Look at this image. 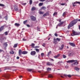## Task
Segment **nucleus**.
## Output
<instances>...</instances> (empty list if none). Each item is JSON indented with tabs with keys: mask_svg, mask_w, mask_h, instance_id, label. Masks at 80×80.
Segmentation results:
<instances>
[{
	"mask_svg": "<svg viewBox=\"0 0 80 80\" xmlns=\"http://www.w3.org/2000/svg\"><path fill=\"white\" fill-rule=\"evenodd\" d=\"M64 45L63 44H62L60 47V50H62V49H63V48L64 47Z\"/></svg>",
	"mask_w": 80,
	"mask_h": 80,
	"instance_id": "obj_20",
	"label": "nucleus"
},
{
	"mask_svg": "<svg viewBox=\"0 0 80 80\" xmlns=\"http://www.w3.org/2000/svg\"><path fill=\"white\" fill-rule=\"evenodd\" d=\"M20 24H19V23H17L14 24V26L18 27H19L20 26Z\"/></svg>",
	"mask_w": 80,
	"mask_h": 80,
	"instance_id": "obj_12",
	"label": "nucleus"
},
{
	"mask_svg": "<svg viewBox=\"0 0 80 80\" xmlns=\"http://www.w3.org/2000/svg\"><path fill=\"white\" fill-rule=\"evenodd\" d=\"M7 42H5L2 44L4 45L6 47H7L8 46V44H7Z\"/></svg>",
	"mask_w": 80,
	"mask_h": 80,
	"instance_id": "obj_29",
	"label": "nucleus"
},
{
	"mask_svg": "<svg viewBox=\"0 0 80 80\" xmlns=\"http://www.w3.org/2000/svg\"><path fill=\"white\" fill-rule=\"evenodd\" d=\"M68 57H70V56H73L74 55V53L73 52H70L68 53Z\"/></svg>",
	"mask_w": 80,
	"mask_h": 80,
	"instance_id": "obj_10",
	"label": "nucleus"
},
{
	"mask_svg": "<svg viewBox=\"0 0 80 80\" xmlns=\"http://www.w3.org/2000/svg\"><path fill=\"white\" fill-rule=\"evenodd\" d=\"M8 16H5V19L6 20H7L8 19V17H7Z\"/></svg>",
	"mask_w": 80,
	"mask_h": 80,
	"instance_id": "obj_54",
	"label": "nucleus"
},
{
	"mask_svg": "<svg viewBox=\"0 0 80 80\" xmlns=\"http://www.w3.org/2000/svg\"><path fill=\"white\" fill-rule=\"evenodd\" d=\"M45 1H46V0H39V1L41 2H44Z\"/></svg>",
	"mask_w": 80,
	"mask_h": 80,
	"instance_id": "obj_50",
	"label": "nucleus"
},
{
	"mask_svg": "<svg viewBox=\"0 0 80 80\" xmlns=\"http://www.w3.org/2000/svg\"><path fill=\"white\" fill-rule=\"evenodd\" d=\"M65 68H69V66L68 65H66L65 66Z\"/></svg>",
	"mask_w": 80,
	"mask_h": 80,
	"instance_id": "obj_49",
	"label": "nucleus"
},
{
	"mask_svg": "<svg viewBox=\"0 0 80 80\" xmlns=\"http://www.w3.org/2000/svg\"><path fill=\"white\" fill-rule=\"evenodd\" d=\"M49 15V12H47L43 15V17H45Z\"/></svg>",
	"mask_w": 80,
	"mask_h": 80,
	"instance_id": "obj_8",
	"label": "nucleus"
},
{
	"mask_svg": "<svg viewBox=\"0 0 80 80\" xmlns=\"http://www.w3.org/2000/svg\"><path fill=\"white\" fill-rule=\"evenodd\" d=\"M57 14H58V13H57V12H54V13L53 14V16H55V15H57Z\"/></svg>",
	"mask_w": 80,
	"mask_h": 80,
	"instance_id": "obj_40",
	"label": "nucleus"
},
{
	"mask_svg": "<svg viewBox=\"0 0 80 80\" xmlns=\"http://www.w3.org/2000/svg\"><path fill=\"white\" fill-rule=\"evenodd\" d=\"M4 33L5 34V35H8V32L7 31V32H6Z\"/></svg>",
	"mask_w": 80,
	"mask_h": 80,
	"instance_id": "obj_43",
	"label": "nucleus"
},
{
	"mask_svg": "<svg viewBox=\"0 0 80 80\" xmlns=\"http://www.w3.org/2000/svg\"><path fill=\"white\" fill-rule=\"evenodd\" d=\"M52 53V52L51 51H49V52H48L47 54V55L48 56H49V55H51Z\"/></svg>",
	"mask_w": 80,
	"mask_h": 80,
	"instance_id": "obj_23",
	"label": "nucleus"
},
{
	"mask_svg": "<svg viewBox=\"0 0 80 80\" xmlns=\"http://www.w3.org/2000/svg\"><path fill=\"white\" fill-rule=\"evenodd\" d=\"M35 44L33 43H32L31 45V46L32 47V48H35V47H34Z\"/></svg>",
	"mask_w": 80,
	"mask_h": 80,
	"instance_id": "obj_26",
	"label": "nucleus"
},
{
	"mask_svg": "<svg viewBox=\"0 0 80 80\" xmlns=\"http://www.w3.org/2000/svg\"><path fill=\"white\" fill-rule=\"evenodd\" d=\"M48 77L49 78H52L53 76H52V75L50 74L48 75Z\"/></svg>",
	"mask_w": 80,
	"mask_h": 80,
	"instance_id": "obj_31",
	"label": "nucleus"
},
{
	"mask_svg": "<svg viewBox=\"0 0 80 80\" xmlns=\"http://www.w3.org/2000/svg\"><path fill=\"white\" fill-rule=\"evenodd\" d=\"M46 8L45 7H42L41 8V9H44V10H46Z\"/></svg>",
	"mask_w": 80,
	"mask_h": 80,
	"instance_id": "obj_37",
	"label": "nucleus"
},
{
	"mask_svg": "<svg viewBox=\"0 0 80 80\" xmlns=\"http://www.w3.org/2000/svg\"><path fill=\"white\" fill-rule=\"evenodd\" d=\"M66 13V12H64L62 14V16L64 17L65 16Z\"/></svg>",
	"mask_w": 80,
	"mask_h": 80,
	"instance_id": "obj_34",
	"label": "nucleus"
},
{
	"mask_svg": "<svg viewBox=\"0 0 80 80\" xmlns=\"http://www.w3.org/2000/svg\"><path fill=\"white\" fill-rule=\"evenodd\" d=\"M37 30L39 31H40V28H39V27H37Z\"/></svg>",
	"mask_w": 80,
	"mask_h": 80,
	"instance_id": "obj_47",
	"label": "nucleus"
},
{
	"mask_svg": "<svg viewBox=\"0 0 80 80\" xmlns=\"http://www.w3.org/2000/svg\"><path fill=\"white\" fill-rule=\"evenodd\" d=\"M36 52L35 51H32L31 52L30 55L32 56H34L36 55Z\"/></svg>",
	"mask_w": 80,
	"mask_h": 80,
	"instance_id": "obj_4",
	"label": "nucleus"
},
{
	"mask_svg": "<svg viewBox=\"0 0 80 80\" xmlns=\"http://www.w3.org/2000/svg\"><path fill=\"white\" fill-rule=\"evenodd\" d=\"M47 71H51L52 70L51 68H47Z\"/></svg>",
	"mask_w": 80,
	"mask_h": 80,
	"instance_id": "obj_25",
	"label": "nucleus"
},
{
	"mask_svg": "<svg viewBox=\"0 0 80 80\" xmlns=\"http://www.w3.org/2000/svg\"><path fill=\"white\" fill-rule=\"evenodd\" d=\"M67 76L69 78H71L72 77V76L70 75H67Z\"/></svg>",
	"mask_w": 80,
	"mask_h": 80,
	"instance_id": "obj_45",
	"label": "nucleus"
},
{
	"mask_svg": "<svg viewBox=\"0 0 80 80\" xmlns=\"http://www.w3.org/2000/svg\"><path fill=\"white\" fill-rule=\"evenodd\" d=\"M75 61H76L74 60H69L67 61V62L68 63H73V62H75Z\"/></svg>",
	"mask_w": 80,
	"mask_h": 80,
	"instance_id": "obj_6",
	"label": "nucleus"
},
{
	"mask_svg": "<svg viewBox=\"0 0 80 80\" xmlns=\"http://www.w3.org/2000/svg\"><path fill=\"white\" fill-rule=\"evenodd\" d=\"M2 18V17L1 15L0 14V18Z\"/></svg>",
	"mask_w": 80,
	"mask_h": 80,
	"instance_id": "obj_61",
	"label": "nucleus"
},
{
	"mask_svg": "<svg viewBox=\"0 0 80 80\" xmlns=\"http://www.w3.org/2000/svg\"><path fill=\"white\" fill-rule=\"evenodd\" d=\"M28 22V20H26L23 21V23L24 24H26V23H27V22Z\"/></svg>",
	"mask_w": 80,
	"mask_h": 80,
	"instance_id": "obj_22",
	"label": "nucleus"
},
{
	"mask_svg": "<svg viewBox=\"0 0 80 80\" xmlns=\"http://www.w3.org/2000/svg\"><path fill=\"white\" fill-rule=\"evenodd\" d=\"M5 78L7 79H8L9 78V75H6L5 76Z\"/></svg>",
	"mask_w": 80,
	"mask_h": 80,
	"instance_id": "obj_16",
	"label": "nucleus"
},
{
	"mask_svg": "<svg viewBox=\"0 0 80 80\" xmlns=\"http://www.w3.org/2000/svg\"><path fill=\"white\" fill-rule=\"evenodd\" d=\"M61 39L59 38H56V39L55 38H54L53 39V43H54L55 44H57V41L56 40L58 41V42H59L61 41Z\"/></svg>",
	"mask_w": 80,
	"mask_h": 80,
	"instance_id": "obj_3",
	"label": "nucleus"
},
{
	"mask_svg": "<svg viewBox=\"0 0 80 80\" xmlns=\"http://www.w3.org/2000/svg\"><path fill=\"white\" fill-rule=\"evenodd\" d=\"M14 9L15 11H17L18 10V8L17 7H15Z\"/></svg>",
	"mask_w": 80,
	"mask_h": 80,
	"instance_id": "obj_36",
	"label": "nucleus"
},
{
	"mask_svg": "<svg viewBox=\"0 0 80 80\" xmlns=\"http://www.w3.org/2000/svg\"><path fill=\"white\" fill-rule=\"evenodd\" d=\"M4 52V51L0 49V52Z\"/></svg>",
	"mask_w": 80,
	"mask_h": 80,
	"instance_id": "obj_57",
	"label": "nucleus"
},
{
	"mask_svg": "<svg viewBox=\"0 0 80 80\" xmlns=\"http://www.w3.org/2000/svg\"><path fill=\"white\" fill-rule=\"evenodd\" d=\"M10 53L11 54H14V51H11V52H10Z\"/></svg>",
	"mask_w": 80,
	"mask_h": 80,
	"instance_id": "obj_39",
	"label": "nucleus"
},
{
	"mask_svg": "<svg viewBox=\"0 0 80 80\" xmlns=\"http://www.w3.org/2000/svg\"><path fill=\"white\" fill-rule=\"evenodd\" d=\"M31 20L32 21H35L36 20V18L33 16H31L30 17Z\"/></svg>",
	"mask_w": 80,
	"mask_h": 80,
	"instance_id": "obj_5",
	"label": "nucleus"
},
{
	"mask_svg": "<svg viewBox=\"0 0 80 80\" xmlns=\"http://www.w3.org/2000/svg\"><path fill=\"white\" fill-rule=\"evenodd\" d=\"M50 60H52V61H54V60H53V59L50 58Z\"/></svg>",
	"mask_w": 80,
	"mask_h": 80,
	"instance_id": "obj_58",
	"label": "nucleus"
},
{
	"mask_svg": "<svg viewBox=\"0 0 80 80\" xmlns=\"http://www.w3.org/2000/svg\"><path fill=\"white\" fill-rule=\"evenodd\" d=\"M27 70L28 72H31V71H32V70H33L32 69H27Z\"/></svg>",
	"mask_w": 80,
	"mask_h": 80,
	"instance_id": "obj_35",
	"label": "nucleus"
},
{
	"mask_svg": "<svg viewBox=\"0 0 80 80\" xmlns=\"http://www.w3.org/2000/svg\"><path fill=\"white\" fill-rule=\"evenodd\" d=\"M4 28V26H2L0 28V32H1L2 30H3Z\"/></svg>",
	"mask_w": 80,
	"mask_h": 80,
	"instance_id": "obj_19",
	"label": "nucleus"
},
{
	"mask_svg": "<svg viewBox=\"0 0 80 80\" xmlns=\"http://www.w3.org/2000/svg\"><path fill=\"white\" fill-rule=\"evenodd\" d=\"M22 78V76H19V78L20 79H21Z\"/></svg>",
	"mask_w": 80,
	"mask_h": 80,
	"instance_id": "obj_56",
	"label": "nucleus"
},
{
	"mask_svg": "<svg viewBox=\"0 0 80 80\" xmlns=\"http://www.w3.org/2000/svg\"><path fill=\"white\" fill-rule=\"evenodd\" d=\"M64 23V22H60L59 23L58 25L57 26H60L61 25H62Z\"/></svg>",
	"mask_w": 80,
	"mask_h": 80,
	"instance_id": "obj_14",
	"label": "nucleus"
},
{
	"mask_svg": "<svg viewBox=\"0 0 80 80\" xmlns=\"http://www.w3.org/2000/svg\"><path fill=\"white\" fill-rule=\"evenodd\" d=\"M36 52H37L38 53H39L40 52V50L38 49H35Z\"/></svg>",
	"mask_w": 80,
	"mask_h": 80,
	"instance_id": "obj_24",
	"label": "nucleus"
},
{
	"mask_svg": "<svg viewBox=\"0 0 80 80\" xmlns=\"http://www.w3.org/2000/svg\"><path fill=\"white\" fill-rule=\"evenodd\" d=\"M38 72H39V73H41V72L40 71H38Z\"/></svg>",
	"mask_w": 80,
	"mask_h": 80,
	"instance_id": "obj_64",
	"label": "nucleus"
},
{
	"mask_svg": "<svg viewBox=\"0 0 80 80\" xmlns=\"http://www.w3.org/2000/svg\"><path fill=\"white\" fill-rule=\"evenodd\" d=\"M0 6L1 7H3V6H4V5L2 4H0Z\"/></svg>",
	"mask_w": 80,
	"mask_h": 80,
	"instance_id": "obj_51",
	"label": "nucleus"
},
{
	"mask_svg": "<svg viewBox=\"0 0 80 80\" xmlns=\"http://www.w3.org/2000/svg\"><path fill=\"white\" fill-rule=\"evenodd\" d=\"M6 37H4V38H2L1 37L0 38V40L1 41H2L4 40H6Z\"/></svg>",
	"mask_w": 80,
	"mask_h": 80,
	"instance_id": "obj_13",
	"label": "nucleus"
},
{
	"mask_svg": "<svg viewBox=\"0 0 80 80\" xmlns=\"http://www.w3.org/2000/svg\"><path fill=\"white\" fill-rule=\"evenodd\" d=\"M36 8L35 7H32L31 8V10L32 11H34L36 10Z\"/></svg>",
	"mask_w": 80,
	"mask_h": 80,
	"instance_id": "obj_28",
	"label": "nucleus"
},
{
	"mask_svg": "<svg viewBox=\"0 0 80 80\" xmlns=\"http://www.w3.org/2000/svg\"><path fill=\"white\" fill-rule=\"evenodd\" d=\"M60 54H58L57 55L54 56V58H58V57H60Z\"/></svg>",
	"mask_w": 80,
	"mask_h": 80,
	"instance_id": "obj_11",
	"label": "nucleus"
},
{
	"mask_svg": "<svg viewBox=\"0 0 80 80\" xmlns=\"http://www.w3.org/2000/svg\"><path fill=\"white\" fill-rule=\"evenodd\" d=\"M46 65L48 66L53 65V64L52 63L50 62H47Z\"/></svg>",
	"mask_w": 80,
	"mask_h": 80,
	"instance_id": "obj_9",
	"label": "nucleus"
},
{
	"mask_svg": "<svg viewBox=\"0 0 80 80\" xmlns=\"http://www.w3.org/2000/svg\"><path fill=\"white\" fill-rule=\"evenodd\" d=\"M66 4V3H61V5L62 6H64V5H65Z\"/></svg>",
	"mask_w": 80,
	"mask_h": 80,
	"instance_id": "obj_42",
	"label": "nucleus"
},
{
	"mask_svg": "<svg viewBox=\"0 0 80 80\" xmlns=\"http://www.w3.org/2000/svg\"><path fill=\"white\" fill-rule=\"evenodd\" d=\"M18 46V43H16L14 44V46H13V47L14 48H15L17 47Z\"/></svg>",
	"mask_w": 80,
	"mask_h": 80,
	"instance_id": "obj_21",
	"label": "nucleus"
},
{
	"mask_svg": "<svg viewBox=\"0 0 80 80\" xmlns=\"http://www.w3.org/2000/svg\"><path fill=\"white\" fill-rule=\"evenodd\" d=\"M40 47V46H37L35 47L34 48H38Z\"/></svg>",
	"mask_w": 80,
	"mask_h": 80,
	"instance_id": "obj_48",
	"label": "nucleus"
},
{
	"mask_svg": "<svg viewBox=\"0 0 80 80\" xmlns=\"http://www.w3.org/2000/svg\"><path fill=\"white\" fill-rule=\"evenodd\" d=\"M72 4H73V7H75V6H76V5H74V4L73 3Z\"/></svg>",
	"mask_w": 80,
	"mask_h": 80,
	"instance_id": "obj_62",
	"label": "nucleus"
},
{
	"mask_svg": "<svg viewBox=\"0 0 80 80\" xmlns=\"http://www.w3.org/2000/svg\"><path fill=\"white\" fill-rule=\"evenodd\" d=\"M41 56L42 57H44V53H41Z\"/></svg>",
	"mask_w": 80,
	"mask_h": 80,
	"instance_id": "obj_38",
	"label": "nucleus"
},
{
	"mask_svg": "<svg viewBox=\"0 0 80 80\" xmlns=\"http://www.w3.org/2000/svg\"><path fill=\"white\" fill-rule=\"evenodd\" d=\"M75 70H80V68H78L77 67H75Z\"/></svg>",
	"mask_w": 80,
	"mask_h": 80,
	"instance_id": "obj_30",
	"label": "nucleus"
},
{
	"mask_svg": "<svg viewBox=\"0 0 80 80\" xmlns=\"http://www.w3.org/2000/svg\"><path fill=\"white\" fill-rule=\"evenodd\" d=\"M63 58H66V56L64 55H63Z\"/></svg>",
	"mask_w": 80,
	"mask_h": 80,
	"instance_id": "obj_44",
	"label": "nucleus"
},
{
	"mask_svg": "<svg viewBox=\"0 0 80 80\" xmlns=\"http://www.w3.org/2000/svg\"><path fill=\"white\" fill-rule=\"evenodd\" d=\"M28 53V52L27 51H23L22 52V54H23V55H25V54H27Z\"/></svg>",
	"mask_w": 80,
	"mask_h": 80,
	"instance_id": "obj_17",
	"label": "nucleus"
},
{
	"mask_svg": "<svg viewBox=\"0 0 80 80\" xmlns=\"http://www.w3.org/2000/svg\"><path fill=\"white\" fill-rule=\"evenodd\" d=\"M78 27H79V29L80 30V25H79V26H78Z\"/></svg>",
	"mask_w": 80,
	"mask_h": 80,
	"instance_id": "obj_63",
	"label": "nucleus"
},
{
	"mask_svg": "<svg viewBox=\"0 0 80 80\" xmlns=\"http://www.w3.org/2000/svg\"><path fill=\"white\" fill-rule=\"evenodd\" d=\"M69 44L72 46L73 47H74L76 46V44H74V43H71L70 42L69 43Z\"/></svg>",
	"mask_w": 80,
	"mask_h": 80,
	"instance_id": "obj_7",
	"label": "nucleus"
},
{
	"mask_svg": "<svg viewBox=\"0 0 80 80\" xmlns=\"http://www.w3.org/2000/svg\"><path fill=\"white\" fill-rule=\"evenodd\" d=\"M78 64V62L77 61H76L73 63V65H77Z\"/></svg>",
	"mask_w": 80,
	"mask_h": 80,
	"instance_id": "obj_18",
	"label": "nucleus"
},
{
	"mask_svg": "<svg viewBox=\"0 0 80 80\" xmlns=\"http://www.w3.org/2000/svg\"><path fill=\"white\" fill-rule=\"evenodd\" d=\"M30 4L31 5L32 3V0H30L29 1Z\"/></svg>",
	"mask_w": 80,
	"mask_h": 80,
	"instance_id": "obj_41",
	"label": "nucleus"
},
{
	"mask_svg": "<svg viewBox=\"0 0 80 80\" xmlns=\"http://www.w3.org/2000/svg\"><path fill=\"white\" fill-rule=\"evenodd\" d=\"M17 58V59L18 60H19V58H19V57L17 56V58Z\"/></svg>",
	"mask_w": 80,
	"mask_h": 80,
	"instance_id": "obj_52",
	"label": "nucleus"
},
{
	"mask_svg": "<svg viewBox=\"0 0 80 80\" xmlns=\"http://www.w3.org/2000/svg\"><path fill=\"white\" fill-rule=\"evenodd\" d=\"M61 21H62V19H60V20H58V21H59V22H61Z\"/></svg>",
	"mask_w": 80,
	"mask_h": 80,
	"instance_id": "obj_59",
	"label": "nucleus"
},
{
	"mask_svg": "<svg viewBox=\"0 0 80 80\" xmlns=\"http://www.w3.org/2000/svg\"><path fill=\"white\" fill-rule=\"evenodd\" d=\"M46 45V43H43L42 44V46L43 47H45V46Z\"/></svg>",
	"mask_w": 80,
	"mask_h": 80,
	"instance_id": "obj_46",
	"label": "nucleus"
},
{
	"mask_svg": "<svg viewBox=\"0 0 80 80\" xmlns=\"http://www.w3.org/2000/svg\"><path fill=\"white\" fill-rule=\"evenodd\" d=\"M78 21L80 22V19L78 20V19H77L71 22L70 23V24L68 25V29H69L70 28L74 26V25Z\"/></svg>",
	"mask_w": 80,
	"mask_h": 80,
	"instance_id": "obj_1",
	"label": "nucleus"
},
{
	"mask_svg": "<svg viewBox=\"0 0 80 80\" xmlns=\"http://www.w3.org/2000/svg\"><path fill=\"white\" fill-rule=\"evenodd\" d=\"M44 12H41V11H40V12H39V14H44Z\"/></svg>",
	"mask_w": 80,
	"mask_h": 80,
	"instance_id": "obj_33",
	"label": "nucleus"
},
{
	"mask_svg": "<svg viewBox=\"0 0 80 80\" xmlns=\"http://www.w3.org/2000/svg\"><path fill=\"white\" fill-rule=\"evenodd\" d=\"M22 53V50L21 49L19 50L18 51L19 55H21V53Z\"/></svg>",
	"mask_w": 80,
	"mask_h": 80,
	"instance_id": "obj_15",
	"label": "nucleus"
},
{
	"mask_svg": "<svg viewBox=\"0 0 80 80\" xmlns=\"http://www.w3.org/2000/svg\"><path fill=\"white\" fill-rule=\"evenodd\" d=\"M43 3H40L39 4H38V6H42L43 5Z\"/></svg>",
	"mask_w": 80,
	"mask_h": 80,
	"instance_id": "obj_27",
	"label": "nucleus"
},
{
	"mask_svg": "<svg viewBox=\"0 0 80 80\" xmlns=\"http://www.w3.org/2000/svg\"><path fill=\"white\" fill-rule=\"evenodd\" d=\"M75 3H78V4L80 5V2L76 1L74 3V4H75Z\"/></svg>",
	"mask_w": 80,
	"mask_h": 80,
	"instance_id": "obj_32",
	"label": "nucleus"
},
{
	"mask_svg": "<svg viewBox=\"0 0 80 80\" xmlns=\"http://www.w3.org/2000/svg\"><path fill=\"white\" fill-rule=\"evenodd\" d=\"M26 25H27V27H30V26L29 24H27Z\"/></svg>",
	"mask_w": 80,
	"mask_h": 80,
	"instance_id": "obj_55",
	"label": "nucleus"
},
{
	"mask_svg": "<svg viewBox=\"0 0 80 80\" xmlns=\"http://www.w3.org/2000/svg\"><path fill=\"white\" fill-rule=\"evenodd\" d=\"M54 35L55 36H58V34L56 33H55V34H54Z\"/></svg>",
	"mask_w": 80,
	"mask_h": 80,
	"instance_id": "obj_53",
	"label": "nucleus"
},
{
	"mask_svg": "<svg viewBox=\"0 0 80 80\" xmlns=\"http://www.w3.org/2000/svg\"><path fill=\"white\" fill-rule=\"evenodd\" d=\"M72 33L71 34V35L72 36H74L75 35H80V32H76L75 31L73 30L72 31Z\"/></svg>",
	"mask_w": 80,
	"mask_h": 80,
	"instance_id": "obj_2",
	"label": "nucleus"
},
{
	"mask_svg": "<svg viewBox=\"0 0 80 80\" xmlns=\"http://www.w3.org/2000/svg\"><path fill=\"white\" fill-rule=\"evenodd\" d=\"M60 77H61V78H64V77L63 76H62L61 75Z\"/></svg>",
	"mask_w": 80,
	"mask_h": 80,
	"instance_id": "obj_60",
	"label": "nucleus"
}]
</instances>
